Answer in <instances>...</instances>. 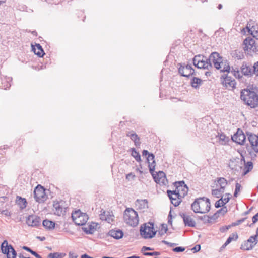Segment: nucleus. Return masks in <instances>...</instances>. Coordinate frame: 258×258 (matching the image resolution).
Instances as JSON below:
<instances>
[{
  "instance_id": "nucleus-41",
  "label": "nucleus",
  "mask_w": 258,
  "mask_h": 258,
  "mask_svg": "<svg viewBox=\"0 0 258 258\" xmlns=\"http://www.w3.org/2000/svg\"><path fill=\"white\" fill-rule=\"evenodd\" d=\"M246 219H247L246 217L237 220V221H236L235 222H233L231 224V226H237V225L240 224L241 223H242V222H243Z\"/></svg>"
},
{
  "instance_id": "nucleus-57",
  "label": "nucleus",
  "mask_w": 258,
  "mask_h": 258,
  "mask_svg": "<svg viewBox=\"0 0 258 258\" xmlns=\"http://www.w3.org/2000/svg\"><path fill=\"white\" fill-rule=\"evenodd\" d=\"M152 250V249L150 247H146V246H143L142 249V251H145V250Z\"/></svg>"
},
{
  "instance_id": "nucleus-1",
  "label": "nucleus",
  "mask_w": 258,
  "mask_h": 258,
  "mask_svg": "<svg viewBox=\"0 0 258 258\" xmlns=\"http://www.w3.org/2000/svg\"><path fill=\"white\" fill-rule=\"evenodd\" d=\"M212 58V61L214 64L215 67L217 69H220L221 71L224 72H228V74L230 73V67L227 62H223L222 57L220 56L219 54L217 52H212L211 53V58ZM236 79H240L242 78V75L250 77L254 74L253 69L252 67L247 66L246 64H243L241 67V71L233 70L231 71Z\"/></svg>"
},
{
  "instance_id": "nucleus-34",
  "label": "nucleus",
  "mask_w": 258,
  "mask_h": 258,
  "mask_svg": "<svg viewBox=\"0 0 258 258\" xmlns=\"http://www.w3.org/2000/svg\"><path fill=\"white\" fill-rule=\"evenodd\" d=\"M17 202L21 209H23L26 207L27 203L25 198L20 197Z\"/></svg>"
},
{
  "instance_id": "nucleus-45",
  "label": "nucleus",
  "mask_w": 258,
  "mask_h": 258,
  "mask_svg": "<svg viewBox=\"0 0 258 258\" xmlns=\"http://www.w3.org/2000/svg\"><path fill=\"white\" fill-rule=\"evenodd\" d=\"M89 229H88V228L85 227L84 228V231L86 232V233H92L94 232V228L92 227L91 225L88 226Z\"/></svg>"
},
{
  "instance_id": "nucleus-33",
  "label": "nucleus",
  "mask_w": 258,
  "mask_h": 258,
  "mask_svg": "<svg viewBox=\"0 0 258 258\" xmlns=\"http://www.w3.org/2000/svg\"><path fill=\"white\" fill-rule=\"evenodd\" d=\"M253 163L251 161L247 162L246 163H245L244 166L245 171L243 174V175H245L249 172H250L253 169Z\"/></svg>"
},
{
  "instance_id": "nucleus-46",
  "label": "nucleus",
  "mask_w": 258,
  "mask_h": 258,
  "mask_svg": "<svg viewBox=\"0 0 258 258\" xmlns=\"http://www.w3.org/2000/svg\"><path fill=\"white\" fill-rule=\"evenodd\" d=\"M173 250L176 252H183L185 250V248L182 247H176L174 248Z\"/></svg>"
},
{
  "instance_id": "nucleus-27",
  "label": "nucleus",
  "mask_w": 258,
  "mask_h": 258,
  "mask_svg": "<svg viewBox=\"0 0 258 258\" xmlns=\"http://www.w3.org/2000/svg\"><path fill=\"white\" fill-rule=\"evenodd\" d=\"M43 226L47 229L52 230L55 227V223L52 221L46 219L43 221Z\"/></svg>"
},
{
  "instance_id": "nucleus-40",
  "label": "nucleus",
  "mask_w": 258,
  "mask_h": 258,
  "mask_svg": "<svg viewBox=\"0 0 258 258\" xmlns=\"http://www.w3.org/2000/svg\"><path fill=\"white\" fill-rule=\"evenodd\" d=\"M167 231V226L166 225L163 224V225H162L161 228L160 229L159 233L161 235H162L164 234L165 233H166Z\"/></svg>"
},
{
  "instance_id": "nucleus-12",
  "label": "nucleus",
  "mask_w": 258,
  "mask_h": 258,
  "mask_svg": "<svg viewBox=\"0 0 258 258\" xmlns=\"http://www.w3.org/2000/svg\"><path fill=\"white\" fill-rule=\"evenodd\" d=\"M209 59H207L206 61L204 60V57L201 55H197L195 56L193 59V63L194 65L199 69H207L208 68L209 63L208 62Z\"/></svg>"
},
{
  "instance_id": "nucleus-15",
  "label": "nucleus",
  "mask_w": 258,
  "mask_h": 258,
  "mask_svg": "<svg viewBox=\"0 0 258 258\" xmlns=\"http://www.w3.org/2000/svg\"><path fill=\"white\" fill-rule=\"evenodd\" d=\"M167 194L172 204L175 206H178L181 201V198L179 197V195L175 190H168Z\"/></svg>"
},
{
  "instance_id": "nucleus-7",
  "label": "nucleus",
  "mask_w": 258,
  "mask_h": 258,
  "mask_svg": "<svg viewBox=\"0 0 258 258\" xmlns=\"http://www.w3.org/2000/svg\"><path fill=\"white\" fill-rule=\"evenodd\" d=\"M1 250L3 253L6 254L7 258H15L16 252L11 245H8L7 240L4 241L1 245Z\"/></svg>"
},
{
  "instance_id": "nucleus-19",
  "label": "nucleus",
  "mask_w": 258,
  "mask_h": 258,
  "mask_svg": "<svg viewBox=\"0 0 258 258\" xmlns=\"http://www.w3.org/2000/svg\"><path fill=\"white\" fill-rule=\"evenodd\" d=\"M179 73L184 77H189L192 75L194 70L190 66H182L179 68Z\"/></svg>"
},
{
  "instance_id": "nucleus-56",
  "label": "nucleus",
  "mask_w": 258,
  "mask_h": 258,
  "mask_svg": "<svg viewBox=\"0 0 258 258\" xmlns=\"http://www.w3.org/2000/svg\"><path fill=\"white\" fill-rule=\"evenodd\" d=\"M230 200V198L229 197H228L227 198H223V203H224V204H226L227 203H228L229 202Z\"/></svg>"
},
{
  "instance_id": "nucleus-9",
  "label": "nucleus",
  "mask_w": 258,
  "mask_h": 258,
  "mask_svg": "<svg viewBox=\"0 0 258 258\" xmlns=\"http://www.w3.org/2000/svg\"><path fill=\"white\" fill-rule=\"evenodd\" d=\"M67 208L66 202L62 200L54 202L53 211L54 214L58 216L63 215L66 212Z\"/></svg>"
},
{
  "instance_id": "nucleus-44",
  "label": "nucleus",
  "mask_w": 258,
  "mask_h": 258,
  "mask_svg": "<svg viewBox=\"0 0 258 258\" xmlns=\"http://www.w3.org/2000/svg\"><path fill=\"white\" fill-rule=\"evenodd\" d=\"M252 68L253 69L254 74L258 76V61L254 63Z\"/></svg>"
},
{
  "instance_id": "nucleus-62",
  "label": "nucleus",
  "mask_w": 258,
  "mask_h": 258,
  "mask_svg": "<svg viewBox=\"0 0 258 258\" xmlns=\"http://www.w3.org/2000/svg\"><path fill=\"white\" fill-rule=\"evenodd\" d=\"M226 226V228H227L226 229L227 230H229L231 227H233L232 226H231V225H229L228 226Z\"/></svg>"
},
{
  "instance_id": "nucleus-18",
  "label": "nucleus",
  "mask_w": 258,
  "mask_h": 258,
  "mask_svg": "<svg viewBox=\"0 0 258 258\" xmlns=\"http://www.w3.org/2000/svg\"><path fill=\"white\" fill-rule=\"evenodd\" d=\"M153 177L154 178L155 181L157 183H164V180L166 178L165 173L162 171H159L158 172H155V170L150 172Z\"/></svg>"
},
{
  "instance_id": "nucleus-21",
  "label": "nucleus",
  "mask_w": 258,
  "mask_h": 258,
  "mask_svg": "<svg viewBox=\"0 0 258 258\" xmlns=\"http://www.w3.org/2000/svg\"><path fill=\"white\" fill-rule=\"evenodd\" d=\"M126 136L129 137L130 139L134 142L136 146L138 147L140 145L141 142H140V138L133 131L128 132L126 134Z\"/></svg>"
},
{
  "instance_id": "nucleus-2",
  "label": "nucleus",
  "mask_w": 258,
  "mask_h": 258,
  "mask_svg": "<svg viewBox=\"0 0 258 258\" xmlns=\"http://www.w3.org/2000/svg\"><path fill=\"white\" fill-rule=\"evenodd\" d=\"M240 98L251 108H255L258 106V93L253 91L246 89L242 90Z\"/></svg>"
},
{
  "instance_id": "nucleus-4",
  "label": "nucleus",
  "mask_w": 258,
  "mask_h": 258,
  "mask_svg": "<svg viewBox=\"0 0 258 258\" xmlns=\"http://www.w3.org/2000/svg\"><path fill=\"white\" fill-rule=\"evenodd\" d=\"M123 220L129 226H136L139 223V217L137 212L132 208H126L124 211Z\"/></svg>"
},
{
  "instance_id": "nucleus-43",
  "label": "nucleus",
  "mask_w": 258,
  "mask_h": 258,
  "mask_svg": "<svg viewBox=\"0 0 258 258\" xmlns=\"http://www.w3.org/2000/svg\"><path fill=\"white\" fill-rule=\"evenodd\" d=\"M2 88L5 90H6L7 88H9L11 86V84L9 83V82H2Z\"/></svg>"
},
{
  "instance_id": "nucleus-64",
  "label": "nucleus",
  "mask_w": 258,
  "mask_h": 258,
  "mask_svg": "<svg viewBox=\"0 0 258 258\" xmlns=\"http://www.w3.org/2000/svg\"><path fill=\"white\" fill-rule=\"evenodd\" d=\"M219 9H221L222 8V5L221 4H219L218 7Z\"/></svg>"
},
{
  "instance_id": "nucleus-28",
  "label": "nucleus",
  "mask_w": 258,
  "mask_h": 258,
  "mask_svg": "<svg viewBox=\"0 0 258 258\" xmlns=\"http://www.w3.org/2000/svg\"><path fill=\"white\" fill-rule=\"evenodd\" d=\"M238 238V236L237 233H232L229 237L227 238L225 243L223 245V248H224L227 245H228L232 240H236Z\"/></svg>"
},
{
  "instance_id": "nucleus-14",
  "label": "nucleus",
  "mask_w": 258,
  "mask_h": 258,
  "mask_svg": "<svg viewBox=\"0 0 258 258\" xmlns=\"http://www.w3.org/2000/svg\"><path fill=\"white\" fill-rule=\"evenodd\" d=\"M245 50L250 52H256V46L255 40L252 38H246L244 41Z\"/></svg>"
},
{
  "instance_id": "nucleus-58",
  "label": "nucleus",
  "mask_w": 258,
  "mask_h": 258,
  "mask_svg": "<svg viewBox=\"0 0 258 258\" xmlns=\"http://www.w3.org/2000/svg\"><path fill=\"white\" fill-rule=\"evenodd\" d=\"M221 77L225 79V81H231L230 79H228V77L227 76H225V75H222Z\"/></svg>"
},
{
  "instance_id": "nucleus-48",
  "label": "nucleus",
  "mask_w": 258,
  "mask_h": 258,
  "mask_svg": "<svg viewBox=\"0 0 258 258\" xmlns=\"http://www.w3.org/2000/svg\"><path fill=\"white\" fill-rule=\"evenodd\" d=\"M135 177V175L132 173H128L126 175V178L128 180L134 179Z\"/></svg>"
},
{
  "instance_id": "nucleus-63",
  "label": "nucleus",
  "mask_w": 258,
  "mask_h": 258,
  "mask_svg": "<svg viewBox=\"0 0 258 258\" xmlns=\"http://www.w3.org/2000/svg\"><path fill=\"white\" fill-rule=\"evenodd\" d=\"M163 243H164L165 244H167V245H168L169 244H170V243L167 242V241H162Z\"/></svg>"
},
{
  "instance_id": "nucleus-60",
  "label": "nucleus",
  "mask_w": 258,
  "mask_h": 258,
  "mask_svg": "<svg viewBox=\"0 0 258 258\" xmlns=\"http://www.w3.org/2000/svg\"><path fill=\"white\" fill-rule=\"evenodd\" d=\"M253 236L255 237L257 239V238H258V228L256 229L255 235H254Z\"/></svg>"
},
{
  "instance_id": "nucleus-10",
  "label": "nucleus",
  "mask_w": 258,
  "mask_h": 258,
  "mask_svg": "<svg viewBox=\"0 0 258 258\" xmlns=\"http://www.w3.org/2000/svg\"><path fill=\"white\" fill-rule=\"evenodd\" d=\"M176 186L175 192L179 195L181 198L184 197L188 192V188L184 181H178L175 183Z\"/></svg>"
},
{
  "instance_id": "nucleus-32",
  "label": "nucleus",
  "mask_w": 258,
  "mask_h": 258,
  "mask_svg": "<svg viewBox=\"0 0 258 258\" xmlns=\"http://www.w3.org/2000/svg\"><path fill=\"white\" fill-rule=\"evenodd\" d=\"M227 185V181L224 178H219L217 180V184L216 185L217 187L219 185V188H222L224 190L225 187Z\"/></svg>"
},
{
  "instance_id": "nucleus-16",
  "label": "nucleus",
  "mask_w": 258,
  "mask_h": 258,
  "mask_svg": "<svg viewBox=\"0 0 258 258\" xmlns=\"http://www.w3.org/2000/svg\"><path fill=\"white\" fill-rule=\"evenodd\" d=\"M41 220L36 215H29L26 219L27 224L31 227H37L40 225Z\"/></svg>"
},
{
  "instance_id": "nucleus-49",
  "label": "nucleus",
  "mask_w": 258,
  "mask_h": 258,
  "mask_svg": "<svg viewBox=\"0 0 258 258\" xmlns=\"http://www.w3.org/2000/svg\"><path fill=\"white\" fill-rule=\"evenodd\" d=\"M0 214L5 215L6 216H10V213L7 210H0Z\"/></svg>"
},
{
  "instance_id": "nucleus-13",
  "label": "nucleus",
  "mask_w": 258,
  "mask_h": 258,
  "mask_svg": "<svg viewBox=\"0 0 258 258\" xmlns=\"http://www.w3.org/2000/svg\"><path fill=\"white\" fill-rule=\"evenodd\" d=\"M100 218L102 221H105L108 223L114 221V215L112 211L102 210L100 214Z\"/></svg>"
},
{
  "instance_id": "nucleus-36",
  "label": "nucleus",
  "mask_w": 258,
  "mask_h": 258,
  "mask_svg": "<svg viewBox=\"0 0 258 258\" xmlns=\"http://www.w3.org/2000/svg\"><path fill=\"white\" fill-rule=\"evenodd\" d=\"M66 255L65 253H50L48 254V258H63Z\"/></svg>"
},
{
  "instance_id": "nucleus-26",
  "label": "nucleus",
  "mask_w": 258,
  "mask_h": 258,
  "mask_svg": "<svg viewBox=\"0 0 258 258\" xmlns=\"http://www.w3.org/2000/svg\"><path fill=\"white\" fill-rule=\"evenodd\" d=\"M216 137L218 138L220 144L222 145H226L229 141V137H226V135L223 133H218V135L216 136Z\"/></svg>"
},
{
  "instance_id": "nucleus-17",
  "label": "nucleus",
  "mask_w": 258,
  "mask_h": 258,
  "mask_svg": "<svg viewBox=\"0 0 258 258\" xmlns=\"http://www.w3.org/2000/svg\"><path fill=\"white\" fill-rule=\"evenodd\" d=\"M232 138L234 142L240 145H243L246 140L245 135L243 134L242 131L240 129L238 130L237 133L234 135Z\"/></svg>"
},
{
  "instance_id": "nucleus-3",
  "label": "nucleus",
  "mask_w": 258,
  "mask_h": 258,
  "mask_svg": "<svg viewBox=\"0 0 258 258\" xmlns=\"http://www.w3.org/2000/svg\"><path fill=\"white\" fill-rule=\"evenodd\" d=\"M191 209L195 213H206L210 210V202L205 197L197 199L191 204Z\"/></svg>"
},
{
  "instance_id": "nucleus-47",
  "label": "nucleus",
  "mask_w": 258,
  "mask_h": 258,
  "mask_svg": "<svg viewBox=\"0 0 258 258\" xmlns=\"http://www.w3.org/2000/svg\"><path fill=\"white\" fill-rule=\"evenodd\" d=\"M202 82H190L191 86L194 88H197L200 85Z\"/></svg>"
},
{
  "instance_id": "nucleus-31",
  "label": "nucleus",
  "mask_w": 258,
  "mask_h": 258,
  "mask_svg": "<svg viewBox=\"0 0 258 258\" xmlns=\"http://www.w3.org/2000/svg\"><path fill=\"white\" fill-rule=\"evenodd\" d=\"M247 29L248 30V32L256 39H258V28L255 26H252L251 28L247 26Z\"/></svg>"
},
{
  "instance_id": "nucleus-52",
  "label": "nucleus",
  "mask_w": 258,
  "mask_h": 258,
  "mask_svg": "<svg viewBox=\"0 0 258 258\" xmlns=\"http://www.w3.org/2000/svg\"><path fill=\"white\" fill-rule=\"evenodd\" d=\"M252 222L253 224L256 223L257 221H258V213H256L253 217H252Z\"/></svg>"
},
{
  "instance_id": "nucleus-35",
  "label": "nucleus",
  "mask_w": 258,
  "mask_h": 258,
  "mask_svg": "<svg viewBox=\"0 0 258 258\" xmlns=\"http://www.w3.org/2000/svg\"><path fill=\"white\" fill-rule=\"evenodd\" d=\"M224 190L222 188H218L215 189H213L212 191V194L216 198H219L221 197L223 194Z\"/></svg>"
},
{
  "instance_id": "nucleus-24",
  "label": "nucleus",
  "mask_w": 258,
  "mask_h": 258,
  "mask_svg": "<svg viewBox=\"0 0 258 258\" xmlns=\"http://www.w3.org/2000/svg\"><path fill=\"white\" fill-rule=\"evenodd\" d=\"M32 51L35 54L39 57H42L44 55V51L39 44H36L35 46L32 45Z\"/></svg>"
},
{
  "instance_id": "nucleus-39",
  "label": "nucleus",
  "mask_w": 258,
  "mask_h": 258,
  "mask_svg": "<svg viewBox=\"0 0 258 258\" xmlns=\"http://www.w3.org/2000/svg\"><path fill=\"white\" fill-rule=\"evenodd\" d=\"M241 186L239 183H236L235 185V189L234 193V196L237 197L238 193L240 191Z\"/></svg>"
},
{
  "instance_id": "nucleus-8",
  "label": "nucleus",
  "mask_w": 258,
  "mask_h": 258,
  "mask_svg": "<svg viewBox=\"0 0 258 258\" xmlns=\"http://www.w3.org/2000/svg\"><path fill=\"white\" fill-rule=\"evenodd\" d=\"M34 194L36 201L39 203L44 202L47 199L45 189L40 185L35 188Z\"/></svg>"
},
{
  "instance_id": "nucleus-20",
  "label": "nucleus",
  "mask_w": 258,
  "mask_h": 258,
  "mask_svg": "<svg viewBox=\"0 0 258 258\" xmlns=\"http://www.w3.org/2000/svg\"><path fill=\"white\" fill-rule=\"evenodd\" d=\"M135 205L137 209L143 212L148 208V202L146 200H137L135 202Z\"/></svg>"
},
{
  "instance_id": "nucleus-5",
  "label": "nucleus",
  "mask_w": 258,
  "mask_h": 258,
  "mask_svg": "<svg viewBox=\"0 0 258 258\" xmlns=\"http://www.w3.org/2000/svg\"><path fill=\"white\" fill-rule=\"evenodd\" d=\"M140 234L145 239L153 238L156 234L157 230L151 223H145L142 225L140 229Z\"/></svg>"
},
{
  "instance_id": "nucleus-29",
  "label": "nucleus",
  "mask_w": 258,
  "mask_h": 258,
  "mask_svg": "<svg viewBox=\"0 0 258 258\" xmlns=\"http://www.w3.org/2000/svg\"><path fill=\"white\" fill-rule=\"evenodd\" d=\"M227 212V209L226 207H223L222 208L218 210L216 213H215L212 217H211V219H215L217 218L220 214L222 215H224L225 213Z\"/></svg>"
},
{
  "instance_id": "nucleus-50",
  "label": "nucleus",
  "mask_w": 258,
  "mask_h": 258,
  "mask_svg": "<svg viewBox=\"0 0 258 258\" xmlns=\"http://www.w3.org/2000/svg\"><path fill=\"white\" fill-rule=\"evenodd\" d=\"M201 246L200 245H196L194 248H192V250L194 251V252H198L200 250Z\"/></svg>"
},
{
  "instance_id": "nucleus-61",
  "label": "nucleus",
  "mask_w": 258,
  "mask_h": 258,
  "mask_svg": "<svg viewBox=\"0 0 258 258\" xmlns=\"http://www.w3.org/2000/svg\"><path fill=\"white\" fill-rule=\"evenodd\" d=\"M191 81H201V79H198L196 77H193V78L191 79Z\"/></svg>"
},
{
  "instance_id": "nucleus-53",
  "label": "nucleus",
  "mask_w": 258,
  "mask_h": 258,
  "mask_svg": "<svg viewBox=\"0 0 258 258\" xmlns=\"http://www.w3.org/2000/svg\"><path fill=\"white\" fill-rule=\"evenodd\" d=\"M69 256L70 258H77L78 257V255L76 254L71 252H69Z\"/></svg>"
},
{
  "instance_id": "nucleus-37",
  "label": "nucleus",
  "mask_w": 258,
  "mask_h": 258,
  "mask_svg": "<svg viewBox=\"0 0 258 258\" xmlns=\"http://www.w3.org/2000/svg\"><path fill=\"white\" fill-rule=\"evenodd\" d=\"M132 155L135 158L137 161H141L140 155L134 148L132 149Z\"/></svg>"
},
{
  "instance_id": "nucleus-59",
  "label": "nucleus",
  "mask_w": 258,
  "mask_h": 258,
  "mask_svg": "<svg viewBox=\"0 0 258 258\" xmlns=\"http://www.w3.org/2000/svg\"><path fill=\"white\" fill-rule=\"evenodd\" d=\"M81 258H93V257L88 256L86 254H83L81 255Z\"/></svg>"
},
{
  "instance_id": "nucleus-25",
  "label": "nucleus",
  "mask_w": 258,
  "mask_h": 258,
  "mask_svg": "<svg viewBox=\"0 0 258 258\" xmlns=\"http://www.w3.org/2000/svg\"><path fill=\"white\" fill-rule=\"evenodd\" d=\"M183 221L186 226L190 227H194L196 225V222L194 219L189 215H184Z\"/></svg>"
},
{
  "instance_id": "nucleus-23",
  "label": "nucleus",
  "mask_w": 258,
  "mask_h": 258,
  "mask_svg": "<svg viewBox=\"0 0 258 258\" xmlns=\"http://www.w3.org/2000/svg\"><path fill=\"white\" fill-rule=\"evenodd\" d=\"M155 156L153 154H149L147 158L148 164L150 172H152L155 170V161L154 160Z\"/></svg>"
},
{
  "instance_id": "nucleus-11",
  "label": "nucleus",
  "mask_w": 258,
  "mask_h": 258,
  "mask_svg": "<svg viewBox=\"0 0 258 258\" xmlns=\"http://www.w3.org/2000/svg\"><path fill=\"white\" fill-rule=\"evenodd\" d=\"M258 240L253 236H251L248 240L245 241L241 245L240 249L243 250H250L253 249L257 243Z\"/></svg>"
},
{
  "instance_id": "nucleus-6",
  "label": "nucleus",
  "mask_w": 258,
  "mask_h": 258,
  "mask_svg": "<svg viewBox=\"0 0 258 258\" xmlns=\"http://www.w3.org/2000/svg\"><path fill=\"white\" fill-rule=\"evenodd\" d=\"M72 218L74 223L77 225H84L88 220V215L79 210L72 213Z\"/></svg>"
},
{
  "instance_id": "nucleus-54",
  "label": "nucleus",
  "mask_w": 258,
  "mask_h": 258,
  "mask_svg": "<svg viewBox=\"0 0 258 258\" xmlns=\"http://www.w3.org/2000/svg\"><path fill=\"white\" fill-rule=\"evenodd\" d=\"M227 228H226V226H222L221 227H220V231L223 233V232H225L227 231V230L226 229Z\"/></svg>"
},
{
  "instance_id": "nucleus-22",
  "label": "nucleus",
  "mask_w": 258,
  "mask_h": 258,
  "mask_svg": "<svg viewBox=\"0 0 258 258\" xmlns=\"http://www.w3.org/2000/svg\"><path fill=\"white\" fill-rule=\"evenodd\" d=\"M108 234L110 236L116 239H120L123 236V232L120 229L111 230L109 231Z\"/></svg>"
},
{
  "instance_id": "nucleus-42",
  "label": "nucleus",
  "mask_w": 258,
  "mask_h": 258,
  "mask_svg": "<svg viewBox=\"0 0 258 258\" xmlns=\"http://www.w3.org/2000/svg\"><path fill=\"white\" fill-rule=\"evenodd\" d=\"M160 254V252H144V255L146 256H158Z\"/></svg>"
},
{
  "instance_id": "nucleus-38",
  "label": "nucleus",
  "mask_w": 258,
  "mask_h": 258,
  "mask_svg": "<svg viewBox=\"0 0 258 258\" xmlns=\"http://www.w3.org/2000/svg\"><path fill=\"white\" fill-rule=\"evenodd\" d=\"M224 205V203H223V197H221V198L220 199H219V200H218L216 203H215V206L216 208H219V207H223Z\"/></svg>"
},
{
  "instance_id": "nucleus-30",
  "label": "nucleus",
  "mask_w": 258,
  "mask_h": 258,
  "mask_svg": "<svg viewBox=\"0 0 258 258\" xmlns=\"http://www.w3.org/2000/svg\"><path fill=\"white\" fill-rule=\"evenodd\" d=\"M223 86L228 90H233L236 86V82H222Z\"/></svg>"
},
{
  "instance_id": "nucleus-51",
  "label": "nucleus",
  "mask_w": 258,
  "mask_h": 258,
  "mask_svg": "<svg viewBox=\"0 0 258 258\" xmlns=\"http://www.w3.org/2000/svg\"><path fill=\"white\" fill-rule=\"evenodd\" d=\"M23 248L25 250H26V251H29L30 252V253H31L33 255H34L35 252V251L32 250L30 248L27 247V246H24L23 247Z\"/></svg>"
},
{
  "instance_id": "nucleus-55",
  "label": "nucleus",
  "mask_w": 258,
  "mask_h": 258,
  "mask_svg": "<svg viewBox=\"0 0 258 258\" xmlns=\"http://www.w3.org/2000/svg\"><path fill=\"white\" fill-rule=\"evenodd\" d=\"M149 154H150V153H149L147 150H144L142 152L143 156H147V155L148 156Z\"/></svg>"
}]
</instances>
